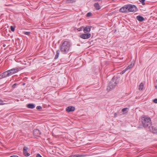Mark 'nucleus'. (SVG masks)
Segmentation results:
<instances>
[{
  "label": "nucleus",
  "mask_w": 157,
  "mask_h": 157,
  "mask_svg": "<svg viewBox=\"0 0 157 157\" xmlns=\"http://www.w3.org/2000/svg\"><path fill=\"white\" fill-rule=\"evenodd\" d=\"M144 84L143 82H141L138 86V90L139 91H142L144 90Z\"/></svg>",
  "instance_id": "9d476101"
},
{
  "label": "nucleus",
  "mask_w": 157,
  "mask_h": 157,
  "mask_svg": "<svg viewBox=\"0 0 157 157\" xmlns=\"http://www.w3.org/2000/svg\"><path fill=\"white\" fill-rule=\"evenodd\" d=\"M28 149V147H24L23 149V152L24 155L26 156H29V153L27 152V150Z\"/></svg>",
  "instance_id": "6e6552de"
},
{
  "label": "nucleus",
  "mask_w": 157,
  "mask_h": 157,
  "mask_svg": "<svg viewBox=\"0 0 157 157\" xmlns=\"http://www.w3.org/2000/svg\"><path fill=\"white\" fill-rule=\"evenodd\" d=\"M132 64H130V65H129L125 69H126L127 70H128L132 68Z\"/></svg>",
  "instance_id": "5701e85b"
},
{
  "label": "nucleus",
  "mask_w": 157,
  "mask_h": 157,
  "mask_svg": "<svg viewBox=\"0 0 157 157\" xmlns=\"http://www.w3.org/2000/svg\"><path fill=\"white\" fill-rule=\"evenodd\" d=\"M15 28V27H14V26H11L10 27V29L13 32H14V31Z\"/></svg>",
  "instance_id": "b1692460"
},
{
  "label": "nucleus",
  "mask_w": 157,
  "mask_h": 157,
  "mask_svg": "<svg viewBox=\"0 0 157 157\" xmlns=\"http://www.w3.org/2000/svg\"><path fill=\"white\" fill-rule=\"evenodd\" d=\"M17 85V84L15 83L12 86V87L13 88H15L16 86Z\"/></svg>",
  "instance_id": "473e14b6"
},
{
  "label": "nucleus",
  "mask_w": 157,
  "mask_h": 157,
  "mask_svg": "<svg viewBox=\"0 0 157 157\" xmlns=\"http://www.w3.org/2000/svg\"><path fill=\"white\" fill-rule=\"evenodd\" d=\"M24 33L26 35H29L31 33L29 32H25Z\"/></svg>",
  "instance_id": "a878e982"
},
{
  "label": "nucleus",
  "mask_w": 157,
  "mask_h": 157,
  "mask_svg": "<svg viewBox=\"0 0 157 157\" xmlns=\"http://www.w3.org/2000/svg\"><path fill=\"white\" fill-rule=\"evenodd\" d=\"M9 157H18L17 155H12Z\"/></svg>",
  "instance_id": "c9c22d12"
},
{
  "label": "nucleus",
  "mask_w": 157,
  "mask_h": 157,
  "mask_svg": "<svg viewBox=\"0 0 157 157\" xmlns=\"http://www.w3.org/2000/svg\"><path fill=\"white\" fill-rule=\"evenodd\" d=\"M36 157H42L40 154H37Z\"/></svg>",
  "instance_id": "72a5a7b5"
},
{
  "label": "nucleus",
  "mask_w": 157,
  "mask_h": 157,
  "mask_svg": "<svg viewBox=\"0 0 157 157\" xmlns=\"http://www.w3.org/2000/svg\"><path fill=\"white\" fill-rule=\"evenodd\" d=\"M147 118L145 116H143L141 118V122L143 126L144 127L147 126Z\"/></svg>",
  "instance_id": "39448f33"
},
{
  "label": "nucleus",
  "mask_w": 157,
  "mask_h": 157,
  "mask_svg": "<svg viewBox=\"0 0 157 157\" xmlns=\"http://www.w3.org/2000/svg\"><path fill=\"white\" fill-rule=\"evenodd\" d=\"M127 12H133L137 11V8L134 5H127Z\"/></svg>",
  "instance_id": "7ed1b4c3"
},
{
  "label": "nucleus",
  "mask_w": 157,
  "mask_h": 157,
  "mask_svg": "<svg viewBox=\"0 0 157 157\" xmlns=\"http://www.w3.org/2000/svg\"><path fill=\"white\" fill-rule=\"evenodd\" d=\"M36 109H42V107L40 106H37Z\"/></svg>",
  "instance_id": "7c9ffc66"
},
{
  "label": "nucleus",
  "mask_w": 157,
  "mask_h": 157,
  "mask_svg": "<svg viewBox=\"0 0 157 157\" xmlns=\"http://www.w3.org/2000/svg\"><path fill=\"white\" fill-rule=\"evenodd\" d=\"M71 45V44L68 41L63 42L60 47L61 51L63 54L67 53L69 50Z\"/></svg>",
  "instance_id": "f257e3e1"
},
{
  "label": "nucleus",
  "mask_w": 157,
  "mask_h": 157,
  "mask_svg": "<svg viewBox=\"0 0 157 157\" xmlns=\"http://www.w3.org/2000/svg\"><path fill=\"white\" fill-rule=\"evenodd\" d=\"M94 1H97V2H101L102 0H94Z\"/></svg>",
  "instance_id": "e433bc0d"
},
{
  "label": "nucleus",
  "mask_w": 157,
  "mask_h": 157,
  "mask_svg": "<svg viewBox=\"0 0 157 157\" xmlns=\"http://www.w3.org/2000/svg\"><path fill=\"white\" fill-rule=\"evenodd\" d=\"M41 133L40 130L38 129H35L33 131L34 135L36 136L39 137L40 136Z\"/></svg>",
  "instance_id": "0eeeda50"
},
{
  "label": "nucleus",
  "mask_w": 157,
  "mask_h": 157,
  "mask_svg": "<svg viewBox=\"0 0 157 157\" xmlns=\"http://www.w3.org/2000/svg\"><path fill=\"white\" fill-rule=\"evenodd\" d=\"M147 120H148V123H149V124H151V120L150 118L148 117Z\"/></svg>",
  "instance_id": "bb28decb"
},
{
  "label": "nucleus",
  "mask_w": 157,
  "mask_h": 157,
  "mask_svg": "<svg viewBox=\"0 0 157 157\" xmlns=\"http://www.w3.org/2000/svg\"><path fill=\"white\" fill-rule=\"evenodd\" d=\"M114 88V87H113V86H109V85L108 84V86H107V90L108 91H109L111 90L112 89H113Z\"/></svg>",
  "instance_id": "6ab92c4d"
},
{
  "label": "nucleus",
  "mask_w": 157,
  "mask_h": 157,
  "mask_svg": "<svg viewBox=\"0 0 157 157\" xmlns=\"http://www.w3.org/2000/svg\"><path fill=\"white\" fill-rule=\"evenodd\" d=\"M59 51L57 50L56 51V55H55V59H56L58 58L59 56Z\"/></svg>",
  "instance_id": "412c9836"
},
{
  "label": "nucleus",
  "mask_w": 157,
  "mask_h": 157,
  "mask_svg": "<svg viewBox=\"0 0 157 157\" xmlns=\"http://www.w3.org/2000/svg\"><path fill=\"white\" fill-rule=\"evenodd\" d=\"M128 108H125L123 109H122V112H123V114H124L128 112Z\"/></svg>",
  "instance_id": "a211bd4d"
},
{
  "label": "nucleus",
  "mask_w": 157,
  "mask_h": 157,
  "mask_svg": "<svg viewBox=\"0 0 157 157\" xmlns=\"http://www.w3.org/2000/svg\"><path fill=\"white\" fill-rule=\"evenodd\" d=\"M117 77L114 76L109 83V86H113L115 88L118 82Z\"/></svg>",
  "instance_id": "f03ea898"
},
{
  "label": "nucleus",
  "mask_w": 157,
  "mask_h": 157,
  "mask_svg": "<svg viewBox=\"0 0 157 157\" xmlns=\"http://www.w3.org/2000/svg\"><path fill=\"white\" fill-rule=\"evenodd\" d=\"M91 28V26H87L84 28L83 32L85 33H87L90 31Z\"/></svg>",
  "instance_id": "ddd939ff"
},
{
  "label": "nucleus",
  "mask_w": 157,
  "mask_h": 157,
  "mask_svg": "<svg viewBox=\"0 0 157 157\" xmlns=\"http://www.w3.org/2000/svg\"><path fill=\"white\" fill-rule=\"evenodd\" d=\"M5 104H6V103L4 101L2 100L1 99H0V105H3Z\"/></svg>",
  "instance_id": "4be33fe9"
},
{
  "label": "nucleus",
  "mask_w": 157,
  "mask_h": 157,
  "mask_svg": "<svg viewBox=\"0 0 157 157\" xmlns=\"http://www.w3.org/2000/svg\"><path fill=\"white\" fill-rule=\"evenodd\" d=\"M8 72L7 71H5L0 75V79L3 78H5L9 76V75L7 74Z\"/></svg>",
  "instance_id": "9b49d317"
},
{
  "label": "nucleus",
  "mask_w": 157,
  "mask_h": 157,
  "mask_svg": "<svg viewBox=\"0 0 157 157\" xmlns=\"http://www.w3.org/2000/svg\"><path fill=\"white\" fill-rule=\"evenodd\" d=\"M82 27H80V28H78V29L77 30H78V31H80L82 30Z\"/></svg>",
  "instance_id": "f704fd0d"
},
{
  "label": "nucleus",
  "mask_w": 157,
  "mask_h": 157,
  "mask_svg": "<svg viewBox=\"0 0 157 157\" xmlns=\"http://www.w3.org/2000/svg\"><path fill=\"white\" fill-rule=\"evenodd\" d=\"M120 11L122 13H128L127 5L124 6L120 9Z\"/></svg>",
  "instance_id": "f8f14e48"
},
{
  "label": "nucleus",
  "mask_w": 157,
  "mask_h": 157,
  "mask_svg": "<svg viewBox=\"0 0 157 157\" xmlns=\"http://www.w3.org/2000/svg\"><path fill=\"white\" fill-rule=\"evenodd\" d=\"M25 85V84L24 83H23V85Z\"/></svg>",
  "instance_id": "58836bf2"
},
{
  "label": "nucleus",
  "mask_w": 157,
  "mask_h": 157,
  "mask_svg": "<svg viewBox=\"0 0 157 157\" xmlns=\"http://www.w3.org/2000/svg\"><path fill=\"white\" fill-rule=\"evenodd\" d=\"M153 101L155 103H157V99H155L153 100Z\"/></svg>",
  "instance_id": "2f4dec72"
},
{
  "label": "nucleus",
  "mask_w": 157,
  "mask_h": 157,
  "mask_svg": "<svg viewBox=\"0 0 157 157\" xmlns=\"http://www.w3.org/2000/svg\"><path fill=\"white\" fill-rule=\"evenodd\" d=\"M18 69L17 68H13L10 70H8V74L9 76L15 74L18 71Z\"/></svg>",
  "instance_id": "20e7f679"
},
{
  "label": "nucleus",
  "mask_w": 157,
  "mask_h": 157,
  "mask_svg": "<svg viewBox=\"0 0 157 157\" xmlns=\"http://www.w3.org/2000/svg\"><path fill=\"white\" fill-rule=\"evenodd\" d=\"M136 18L139 21H142L144 20V18L140 16H137Z\"/></svg>",
  "instance_id": "f3484780"
},
{
  "label": "nucleus",
  "mask_w": 157,
  "mask_h": 157,
  "mask_svg": "<svg viewBox=\"0 0 157 157\" xmlns=\"http://www.w3.org/2000/svg\"><path fill=\"white\" fill-rule=\"evenodd\" d=\"M150 131L153 133H157V128L154 127L153 126H149Z\"/></svg>",
  "instance_id": "1a4fd4ad"
},
{
  "label": "nucleus",
  "mask_w": 157,
  "mask_h": 157,
  "mask_svg": "<svg viewBox=\"0 0 157 157\" xmlns=\"http://www.w3.org/2000/svg\"><path fill=\"white\" fill-rule=\"evenodd\" d=\"M127 71L126 69H124V70H123L122 71L121 73H120V74L121 75L122 74H124L125 72L126 71Z\"/></svg>",
  "instance_id": "cd10ccee"
},
{
  "label": "nucleus",
  "mask_w": 157,
  "mask_h": 157,
  "mask_svg": "<svg viewBox=\"0 0 157 157\" xmlns=\"http://www.w3.org/2000/svg\"><path fill=\"white\" fill-rule=\"evenodd\" d=\"M91 34L90 33H85L80 35V37L83 39H86L89 38L90 37Z\"/></svg>",
  "instance_id": "423d86ee"
},
{
  "label": "nucleus",
  "mask_w": 157,
  "mask_h": 157,
  "mask_svg": "<svg viewBox=\"0 0 157 157\" xmlns=\"http://www.w3.org/2000/svg\"><path fill=\"white\" fill-rule=\"evenodd\" d=\"M139 1L141 2L142 4V5H144V1L145 0H139Z\"/></svg>",
  "instance_id": "c85d7f7f"
},
{
  "label": "nucleus",
  "mask_w": 157,
  "mask_h": 157,
  "mask_svg": "<svg viewBox=\"0 0 157 157\" xmlns=\"http://www.w3.org/2000/svg\"><path fill=\"white\" fill-rule=\"evenodd\" d=\"M91 15V13L90 12L88 13L86 15L87 17H90Z\"/></svg>",
  "instance_id": "c756f323"
},
{
  "label": "nucleus",
  "mask_w": 157,
  "mask_h": 157,
  "mask_svg": "<svg viewBox=\"0 0 157 157\" xmlns=\"http://www.w3.org/2000/svg\"><path fill=\"white\" fill-rule=\"evenodd\" d=\"M94 6L97 10H99L100 9V7L98 3H95L94 4Z\"/></svg>",
  "instance_id": "dca6fc26"
},
{
  "label": "nucleus",
  "mask_w": 157,
  "mask_h": 157,
  "mask_svg": "<svg viewBox=\"0 0 157 157\" xmlns=\"http://www.w3.org/2000/svg\"><path fill=\"white\" fill-rule=\"evenodd\" d=\"M117 114L116 113H115L114 114V117H116L117 116Z\"/></svg>",
  "instance_id": "4c0bfd02"
},
{
  "label": "nucleus",
  "mask_w": 157,
  "mask_h": 157,
  "mask_svg": "<svg viewBox=\"0 0 157 157\" xmlns=\"http://www.w3.org/2000/svg\"><path fill=\"white\" fill-rule=\"evenodd\" d=\"M76 0H67V3H72L75 2Z\"/></svg>",
  "instance_id": "aec40b11"
},
{
  "label": "nucleus",
  "mask_w": 157,
  "mask_h": 157,
  "mask_svg": "<svg viewBox=\"0 0 157 157\" xmlns=\"http://www.w3.org/2000/svg\"><path fill=\"white\" fill-rule=\"evenodd\" d=\"M27 107L29 108L33 109L35 107V105L33 104H29L27 105Z\"/></svg>",
  "instance_id": "2eb2a0df"
},
{
  "label": "nucleus",
  "mask_w": 157,
  "mask_h": 157,
  "mask_svg": "<svg viewBox=\"0 0 157 157\" xmlns=\"http://www.w3.org/2000/svg\"><path fill=\"white\" fill-rule=\"evenodd\" d=\"M82 156V155H75L73 156H70L69 157H80Z\"/></svg>",
  "instance_id": "393cba45"
},
{
  "label": "nucleus",
  "mask_w": 157,
  "mask_h": 157,
  "mask_svg": "<svg viewBox=\"0 0 157 157\" xmlns=\"http://www.w3.org/2000/svg\"><path fill=\"white\" fill-rule=\"evenodd\" d=\"M75 110V107L72 106H68L66 109V110L68 112L74 111Z\"/></svg>",
  "instance_id": "4468645a"
}]
</instances>
